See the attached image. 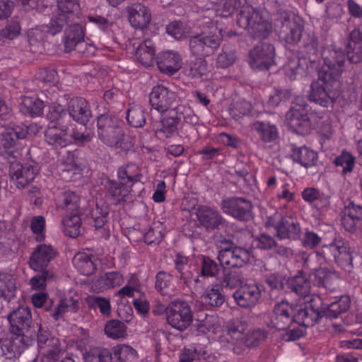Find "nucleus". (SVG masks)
Returning <instances> with one entry per match:
<instances>
[{
  "instance_id": "41",
  "label": "nucleus",
  "mask_w": 362,
  "mask_h": 362,
  "mask_svg": "<svg viewBox=\"0 0 362 362\" xmlns=\"http://www.w3.org/2000/svg\"><path fill=\"white\" fill-rule=\"evenodd\" d=\"M165 235V227L160 221H153L144 234V242L149 245L160 243Z\"/></svg>"
},
{
  "instance_id": "63",
  "label": "nucleus",
  "mask_w": 362,
  "mask_h": 362,
  "mask_svg": "<svg viewBox=\"0 0 362 362\" xmlns=\"http://www.w3.org/2000/svg\"><path fill=\"white\" fill-rule=\"evenodd\" d=\"M37 78L40 81L46 84L54 85L58 82L57 72L51 68L40 70L37 74Z\"/></svg>"
},
{
  "instance_id": "37",
  "label": "nucleus",
  "mask_w": 362,
  "mask_h": 362,
  "mask_svg": "<svg viewBox=\"0 0 362 362\" xmlns=\"http://www.w3.org/2000/svg\"><path fill=\"white\" fill-rule=\"evenodd\" d=\"M347 55L352 63H356L362 59V39L358 30H354L350 34Z\"/></svg>"
},
{
  "instance_id": "21",
  "label": "nucleus",
  "mask_w": 362,
  "mask_h": 362,
  "mask_svg": "<svg viewBox=\"0 0 362 362\" xmlns=\"http://www.w3.org/2000/svg\"><path fill=\"white\" fill-rule=\"evenodd\" d=\"M362 220V206L351 202L345 209L344 216L341 218L343 228L351 233H356L362 235V230L358 224Z\"/></svg>"
},
{
  "instance_id": "30",
  "label": "nucleus",
  "mask_w": 362,
  "mask_h": 362,
  "mask_svg": "<svg viewBox=\"0 0 362 362\" xmlns=\"http://www.w3.org/2000/svg\"><path fill=\"white\" fill-rule=\"evenodd\" d=\"M288 286L291 291L295 293L297 296L303 298V307L310 300V297L313 295L310 293V282L306 279L303 276H296L288 279Z\"/></svg>"
},
{
  "instance_id": "54",
  "label": "nucleus",
  "mask_w": 362,
  "mask_h": 362,
  "mask_svg": "<svg viewBox=\"0 0 362 362\" xmlns=\"http://www.w3.org/2000/svg\"><path fill=\"white\" fill-rule=\"evenodd\" d=\"M117 174L118 177L120 180L139 181L140 180L141 170L136 164L129 163L120 167L118 170Z\"/></svg>"
},
{
  "instance_id": "50",
  "label": "nucleus",
  "mask_w": 362,
  "mask_h": 362,
  "mask_svg": "<svg viewBox=\"0 0 362 362\" xmlns=\"http://www.w3.org/2000/svg\"><path fill=\"white\" fill-rule=\"evenodd\" d=\"M204 299L205 303L211 306H221L225 301V296L223 293V288L218 285H216L211 288H208L206 291Z\"/></svg>"
},
{
  "instance_id": "12",
  "label": "nucleus",
  "mask_w": 362,
  "mask_h": 362,
  "mask_svg": "<svg viewBox=\"0 0 362 362\" xmlns=\"http://www.w3.org/2000/svg\"><path fill=\"white\" fill-rule=\"evenodd\" d=\"M223 213L238 221H247L252 217V203L243 197H233L224 199L221 202Z\"/></svg>"
},
{
  "instance_id": "31",
  "label": "nucleus",
  "mask_w": 362,
  "mask_h": 362,
  "mask_svg": "<svg viewBox=\"0 0 362 362\" xmlns=\"http://www.w3.org/2000/svg\"><path fill=\"white\" fill-rule=\"evenodd\" d=\"M175 269L180 274V278L185 284H190L192 281H199V276L192 272V266L189 264L188 257L178 253L175 259Z\"/></svg>"
},
{
  "instance_id": "60",
  "label": "nucleus",
  "mask_w": 362,
  "mask_h": 362,
  "mask_svg": "<svg viewBox=\"0 0 362 362\" xmlns=\"http://www.w3.org/2000/svg\"><path fill=\"white\" fill-rule=\"evenodd\" d=\"M48 109L47 117L51 122L50 124H54L55 122L59 123V120L66 115L64 107L58 103H52Z\"/></svg>"
},
{
  "instance_id": "62",
  "label": "nucleus",
  "mask_w": 362,
  "mask_h": 362,
  "mask_svg": "<svg viewBox=\"0 0 362 362\" xmlns=\"http://www.w3.org/2000/svg\"><path fill=\"white\" fill-rule=\"evenodd\" d=\"M177 119L175 117L163 118L162 127L160 129V132L163 133L166 137L174 135L177 129Z\"/></svg>"
},
{
  "instance_id": "28",
  "label": "nucleus",
  "mask_w": 362,
  "mask_h": 362,
  "mask_svg": "<svg viewBox=\"0 0 362 362\" xmlns=\"http://www.w3.org/2000/svg\"><path fill=\"white\" fill-rule=\"evenodd\" d=\"M69 111L70 116L83 126L89 122L88 103L84 98H72L69 103Z\"/></svg>"
},
{
  "instance_id": "1",
  "label": "nucleus",
  "mask_w": 362,
  "mask_h": 362,
  "mask_svg": "<svg viewBox=\"0 0 362 362\" xmlns=\"http://www.w3.org/2000/svg\"><path fill=\"white\" fill-rule=\"evenodd\" d=\"M324 55V66L318 73V78L310 85L309 98L322 107L333 104L338 86L337 76L345 62V54L341 50H334L331 58Z\"/></svg>"
},
{
  "instance_id": "24",
  "label": "nucleus",
  "mask_w": 362,
  "mask_h": 362,
  "mask_svg": "<svg viewBox=\"0 0 362 362\" xmlns=\"http://www.w3.org/2000/svg\"><path fill=\"white\" fill-rule=\"evenodd\" d=\"M40 334L38 336V344L44 355L49 360V362H53L57 359V356L60 352V342L57 338L49 337V334L39 327Z\"/></svg>"
},
{
  "instance_id": "5",
  "label": "nucleus",
  "mask_w": 362,
  "mask_h": 362,
  "mask_svg": "<svg viewBox=\"0 0 362 362\" xmlns=\"http://www.w3.org/2000/svg\"><path fill=\"white\" fill-rule=\"evenodd\" d=\"M308 304L309 312L313 310L318 313L317 320L322 317L335 319L349 310L350 299L347 296H341L334 301L326 304L320 296L313 295Z\"/></svg>"
},
{
  "instance_id": "38",
  "label": "nucleus",
  "mask_w": 362,
  "mask_h": 362,
  "mask_svg": "<svg viewBox=\"0 0 362 362\" xmlns=\"http://www.w3.org/2000/svg\"><path fill=\"white\" fill-rule=\"evenodd\" d=\"M79 215L80 214H69L62 218V229L67 236L76 238L79 235L81 225Z\"/></svg>"
},
{
  "instance_id": "57",
  "label": "nucleus",
  "mask_w": 362,
  "mask_h": 362,
  "mask_svg": "<svg viewBox=\"0 0 362 362\" xmlns=\"http://www.w3.org/2000/svg\"><path fill=\"white\" fill-rule=\"evenodd\" d=\"M129 123L134 127H141L145 123V117L140 107H132L127 112Z\"/></svg>"
},
{
  "instance_id": "52",
  "label": "nucleus",
  "mask_w": 362,
  "mask_h": 362,
  "mask_svg": "<svg viewBox=\"0 0 362 362\" xmlns=\"http://www.w3.org/2000/svg\"><path fill=\"white\" fill-rule=\"evenodd\" d=\"M267 337V332L261 328L249 331L243 338L244 344L247 347L257 346Z\"/></svg>"
},
{
  "instance_id": "10",
  "label": "nucleus",
  "mask_w": 362,
  "mask_h": 362,
  "mask_svg": "<svg viewBox=\"0 0 362 362\" xmlns=\"http://www.w3.org/2000/svg\"><path fill=\"white\" fill-rule=\"evenodd\" d=\"M267 228L273 227L276 231L277 236L281 239L298 240L300 237V226L291 216L282 217L275 214L268 217L266 221Z\"/></svg>"
},
{
  "instance_id": "58",
  "label": "nucleus",
  "mask_w": 362,
  "mask_h": 362,
  "mask_svg": "<svg viewBox=\"0 0 362 362\" xmlns=\"http://www.w3.org/2000/svg\"><path fill=\"white\" fill-rule=\"evenodd\" d=\"M322 242V238L314 231L306 229L301 238L302 245L306 249H314Z\"/></svg>"
},
{
  "instance_id": "2",
  "label": "nucleus",
  "mask_w": 362,
  "mask_h": 362,
  "mask_svg": "<svg viewBox=\"0 0 362 362\" xmlns=\"http://www.w3.org/2000/svg\"><path fill=\"white\" fill-rule=\"evenodd\" d=\"M295 310L286 300L275 304L270 317L269 326L277 330H286L293 322L303 327H312L317 321L318 313L313 310L309 312L308 304L300 305Z\"/></svg>"
},
{
  "instance_id": "34",
  "label": "nucleus",
  "mask_w": 362,
  "mask_h": 362,
  "mask_svg": "<svg viewBox=\"0 0 362 362\" xmlns=\"http://www.w3.org/2000/svg\"><path fill=\"white\" fill-rule=\"evenodd\" d=\"M155 54L153 42L151 40H145L137 47L135 58L141 64L150 66L153 64Z\"/></svg>"
},
{
  "instance_id": "14",
  "label": "nucleus",
  "mask_w": 362,
  "mask_h": 362,
  "mask_svg": "<svg viewBox=\"0 0 362 362\" xmlns=\"http://www.w3.org/2000/svg\"><path fill=\"white\" fill-rule=\"evenodd\" d=\"M27 134V128L23 126L6 129L1 134V144L4 148L8 151L6 153L9 156L15 158L20 156L19 149L21 148V141L26 137Z\"/></svg>"
},
{
  "instance_id": "22",
  "label": "nucleus",
  "mask_w": 362,
  "mask_h": 362,
  "mask_svg": "<svg viewBox=\"0 0 362 362\" xmlns=\"http://www.w3.org/2000/svg\"><path fill=\"white\" fill-rule=\"evenodd\" d=\"M124 281V276L120 272H107L92 279V291L103 292L122 286Z\"/></svg>"
},
{
  "instance_id": "3",
  "label": "nucleus",
  "mask_w": 362,
  "mask_h": 362,
  "mask_svg": "<svg viewBox=\"0 0 362 362\" xmlns=\"http://www.w3.org/2000/svg\"><path fill=\"white\" fill-rule=\"evenodd\" d=\"M267 12L253 11L247 7L238 16V22L240 27L247 29L256 37H265L272 30L271 23L265 18Z\"/></svg>"
},
{
  "instance_id": "55",
  "label": "nucleus",
  "mask_w": 362,
  "mask_h": 362,
  "mask_svg": "<svg viewBox=\"0 0 362 362\" xmlns=\"http://www.w3.org/2000/svg\"><path fill=\"white\" fill-rule=\"evenodd\" d=\"M334 164L337 167L341 168V171L346 175L352 171L355 165V158L349 153L344 151L334 159Z\"/></svg>"
},
{
  "instance_id": "44",
  "label": "nucleus",
  "mask_w": 362,
  "mask_h": 362,
  "mask_svg": "<svg viewBox=\"0 0 362 362\" xmlns=\"http://www.w3.org/2000/svg\"><path fill=\"white\" fill-rule=\"evenodd\" d=\"M44 103L39 98L25 97L21 103V111L31 117L39 116L42 113Z\"/></svg>"
},
{
  "instance_id": "13",
  "label": "nucleus",
  "mask_w": 362,
  "mask_h": 362,
  "mask_svg": "<svg viewBox=\"0 0 362 362\" xmlns=\"http://www.w3.org/2000/svg\"><path fill=\"white\" fill-rule=\"evenodd\" d=\"M323 249L331 254L339 267L346 272H351L353 268V256L347 241L335 239L331 243L325 245Z\"/></svg>"
},
{
  "instance_id": "4",
  "label": "nucleus",
  "mask_w": 362,
  "mask_h": 362,
  "mask_svg": "<svg viewBox=\"0 0 362 362\" xmlns=\"http://www.w3.org/2000/svg\"><path fill=\"white\" fill-rule=\"evenodd\" d=\"M222 36L217 25L211 23L204 27L201 35L191 39L189 47L192 52L200 56L212 54L218 47Z\"/></svg>"
},
{
  "instance_id": "43",
  "label": "nucleus",
  "mask_w": 362,
  "mask_h": 362,
  "mask_svg": "<svg viewBox=\"0 0 362 362\" xmlns=\"http://www.w3.org/2000/svg\"><path fill=\"white\" fill-rule=\"evenodd\" d=\"M254 128L264 142L274 141L278 137V130L276 126L269 122H256L254 124Z\"/></svg>"
},
{
  "instance_id": "29",
  "label": "nucleus",
  "mask_w": 362,
  "mask_h": 362,
  "mask_svg": "<svg viewBox=\"0 0 362 362\" xmlns=\"http://www.w3.org/2000/svg\"><path fill=\"white\" fill-rule=\"evenodd\" d=\"M196 216L201 226L207 230H213L221 224V216L218 212L206 206H199Z\"/></svg>"
},
{
  "instance_id": "40",
  "label": "nucleus",
  "mask_w": 362,
  "mask_h": 362,
  "mask_svg": "<svg viewBox=\"0 0 362 362\" xmlns=\"http://www.w3.org/2000/svg\"><path fill=\"white\" fill-rule=\"evenodd\" d=\"M78 296L75 293L70 292L64 298L61 300L53 313V317L56 320H59L64 313L74 312L78 308Z\"/></svg>"
},
{
  "instance_id": "53",
  "label": "nucleus",
  "mask_w": 362,
  "mask_h": 362,
  "mask_svg": "<svg viewBox=\"0 0 362 362\" xmlns=\"http://www.w3.org/2000/svg\"><path fill=\"white\" fill-rule=\"evenodd\" d=\"M57 11L72 20L79 11L80 5L77 0H57Z\"/></svg>"
},
{
  "instance_id": "46",
  "label": "nucleus",
  "mask_w": 362,
  "mask_h": 362,
  "mask_svg": "<svg viewBox=\"0 0 362 362\" xmlns=\"http://www.w3.org/2000/svg\"><path fill=\"white\" fill-rule=\"evenodd\" d=\"M219 270V265L214 260L206 256H202L200 266L194 275H198L199 278L215 276Z\"/></svg>"
},
{
  "instance_id": "7",
  "label": "nucleus",
  "mask_w": 362,
  "mask_h": 362,
  "mask_svg": "<svg viewBox=\"0 0 362 362\" xmlns=\"http://www.w3.org/2000/svg\"><path fill=\"white\" fill-rule=\"evenodd\" d=\"M250 259L249 250L235 245L228 241L220 246L218 259L223 267L239 269L245 265Z\"/></svg>"
},
{
  "instance_id": "15",
  "label": "nucleus",
  "mask_w": 362,
  "mask_h": 362,
  "mask_svg": "<svg viewBox=\"0 0 362 362\" xmlns=\"http://www.w3.org/2000/svg\"><path fill=\"white\" fill-rule=\"evenodd\" d=\"M275 51L272 45L264 43L255 46L250 52L248 62L253 69H268L274 64Z\"/></svg>"
},
{
  "instance_id": "56",
  "label": "nucleus",
  "mask_w": 362,
  "mask_h": 362,
  "mask_svg": "<svg viewBox=\"0 0 362 362\" xmlns=\"http://www.w3.org/2000/svg\"><path fill=\"white\" fill-rule=\"evenodd\" d=\"M334 276V273L325 267H320L315 272V279L318 286L329 290L333 289L332 285Z\"/></svg>"
},
{
  "instance_id": "45",
  "label": "nucleus",
  "mask_w": 362,
  "mask_h": 362,
  "mask_svg": "<svg viewBox=\"0 0 362 362\" xmlns=\"http://www.w3.org/2000/svg\"><path fill=\"white\" fill-rule=\"evenodd\" d=\"M108 194L111 197L112 203L117 204L126 202L129 190L125 182H108Z\"/></svg>"
},
{
  "instance_id": "9",
  "label": "nucleus",
  "mask_w": 362,
  "mask_h": 362,
  "mask_svg": "<svg viewBox=\"0 0 362 362\" xmlns=\"http://www.w3.org/2000/svg\"><path fill=\"white\" fill-rule=\"evenodd\" d=\"M111 120L106 116H101L98 121L99 136L109 146L120 148L128 151L133 147V141L128 136L120 135L119 129H114L109 124Z\"/></svg>"
},
{
  "instance_id": "19",
  "label": "nucleus",
  "mask_w": 362,
  "mask_h": 362,
  "mask_svg": "<svg viewBox=\"0 0 362 362\" xmlns=\"http://www.w3.org/2000/svg\"><path fill=\"white\" fill-rule=\"evenodd\" d=\"M8 320L11 324V331L16 335L24 336L28 332L30 325V310L28 307H19L11 313Z\"/></svg>"
},
{
  "instance_id": "25",
  "label": "nucleus",
  "mask_w": 362,
  "mask_h": 362,
  "mask_svg": "<svg viewBox=\"0 0 362 362\" xmlns=\"http://www.w3.org/2000/svg\"><path fill=\"white\" fill-rule=\"evenodd\" d=\"M157 64L161 72L173 75L181 68L182 59L177 52L165 51L158 54Z\"/></svg>"
},
{
  "instance_id": "49",
  "label": "nucleus",
  "mask_w": 362,
  "mask_h": 362,
  "mask_svg": "<svg viewBox=\"0 0 362 362\" xmlns=\"http://www.w3.org/2000/svg\"><path fill=\"white\" fill-rule=\"evenodd\" d=\"M72 20L66 17V16L62 15L59 11H57L52 18L50 20L49 24L43 25V28L46 29V31L52 35H55L60 33L63 28Z\"/></svg>"
},
{
  "instance_id": "42",
  "label": "nucleus",
  "mask_w": 362,
  "mask_h": 362,
  "mask_svg": "<svg viewBox=\"0 0 362 362\" xmlns=\"http://www.w3.org/2000/svg\"><path fill=\"white\" fill-rule=\"evenodd\" d=\"M223 267V284L224 286L229 288H235L242 286L243 282L242 272L237 268Z\"/></svg>"
},
{
  "instance_id": "18",
  "label": "nucleus",
  "mask_w": 362,
  "mask_h": 362,
  "mask_svg": "<svg viewBox=\"0 0 362 362\" xmlns=\"http://www.w3.org/2000/svg\"><path fill=\"white\" fill-rule=\"evenodd\" d=\"M288 95V93L281 90L275 89L274 92L269 95V98L266 104L257 103L255 104L252 110H251V105L247 102L243 101L241 103L243 110L240 114L245 115L247 114L260 113L263 110L265 112H270L272 108L276 107L281 102H282Z\"/></svg>"
},
{
  "instance_id": "11",
  "label": "nucleus",
  "mask_w": 362,
  "mask_h": 362,
  "mask_svg": "<svg viewBox=\"0 0 362 362\" xmlns=\"http://www.w3.org/2000/svg\"><path fill=\"white\" fill-rule=\"evenodd\" d=\"M286 123L294 132L306 134L310 132L311 123L308 108L305 105H294L286 115Z\"/></svg>"
},
{
  "instance_id": "26",
  "label": "nucleus",
  "mask_w": 362,
  "mask_h": 362,
  "mask_svg": "<svg viewBox=\"0 0 362 362\" xmlns=\"http://www.w3.org/2000/svg\"><path fill=\"white\" fill-rule=\"evenodd\" d=\"M128 18L132 27L144 29L151 21V13L147 7L141 4H134L127 8Z\"/></svg>"
},
{
  "instance_id": "17",
  "label": "nucleus",
  "mask_w": 362,
  "mask_h": 362,
  "mask_svg": "<svg viewBox=\"0 0 362 362\" xmlns=\"http://www.w3.org/2000/svg\"><path fill=\"white\" fill-rule=\"evenodd\" d=\"M260 286L256 283L242 285L233 295L237 304L242 308H250L256 305L261 297Z\"/></svg>"
},
{
  "instance_id": "61",
  "label": "nucleus",
  "mask_w": 362,
  "mask_h": 362,
  "mask_svg": "<svg viewBox=\"0 0 362 362\" xmlns=\"http://www.w3.org/2000/svg\"><path fill=\"white\" fill-rule=\"evenodd\" d=\"M92 308L99 309L104 316H109L111 313V305L108 298L92 296Z\"/></svg>"
},
{
  "instance_id": "32",
  "label": "nucleus",
  "mask_w": 362,
  "mask_h": 362,
  "mask_svg": "<svg viewBox=\"0 0 362 362\" xmlns=\"http://www.w3.org/2000/svg\"><path fill=\"white\" fill-rule=\"evenodd\" d=\"M59 209L70 214H81V198L73 192H66L57 201Z\"/></svg>"
},
{
  "instance_id": "59",
  "label": "nucleus",
  "mask_w": 362,
  "mask_h": 362,
  "mask_svg": "<svg viewBox=\"0 0 362 362\" xmlns=\"http://www.w3.org/2000/svg\"><path fill=\"white\" fill-rule=\"evenodd\" d=\"M167 33L176 40H181L188 33L185 25L180 22H173L166 28Z\"/></svg>"
},
{
  "instance_id": "64",
  "label": "nucleus",
  "mask_w": 362,
  "mask_h": 362,
  "mask_svg": "<svg viewBox=\"0 0 362 362\" xmlns=\"http://www.w3.org/2000/svg\"><path fill=\"white\" fill-rule=\"evenodd\" d=\"M257 247L261 250H269L276 246V242L272 236L265 233H261L255 239Z\"/></svg>"
},
{
  "instance_id": "20",
  "label": "nucleus",
  "mask_w": 362,
  "mask_h": 362,
  "mask_svg": "<svg viewBox=\"0 0 362 362\" xmlns=\"http://www.w3.org/2000/svg\"><path fill=\"white\" fill-rule=\"evenodd\" d=\"M46 142L54 148H62L71 144L69 127L66 125L58 127L49 124L45 132Z\"/></svg>"
},
{
  "instance_id": "33",
  "label": "nucleus",
  "mask_w": 362,
  "mask_h": 362,
  "mask_svg": "<svg viewBox=\"0 0 362 362\" xmlns=\"http://www.w3.org/2000/svg\"><path fill=\"white\" fill-rule=\"evenodd\" d=\"M302 197L309 204L314 203L315 206L319 210L325 209L330 204L329 197L313 187L304 189Z\"/></svg>"
},
{
  "instance_id": "39",
  "label": "nucleus",
  "mask_w": 362,
  "mask_h": 362,
  "mask_svg": "<svg viewBox=\"0 0 362 362\" xmlns=\"http://www.w3.org/2000/svg\"><path fill=\"white\" fill-rule=\"evenodd\" d=\"M155 287L161 295L171 296L175 288L173 276L166 272H159L156 276Z\"/></svg>"
},
{
  "instance_id": "35",
  "label": "nucleus",
  "mask_w": 362,
  "mask_h": 362,
  "mask_svg": "<svg viewBox=\"0 0 362 362\" xmlns=\"http://www.w3.org/2000/svg\"><path fill=\"white\" fill-rule=\"evenodd\" d=\"M291 156L293 160L304 167L312 166L317 160V153L306 146L294 147Z\"/></svg>"
},
{
  "instance_id": "51",
  "label": "nucleus",
  "mask_w": 362,
  "mask_h": 362,
  "mask_svg": "<svg viewBox=\"0 0 362 362\" xmlns=\"http://www.w3.org/2000/svg\"><path fill=\"white\" fill-rule=\"evenodd\" d=\"M104 330L109 338L116 339L124 337L127 327L122 322L112 320L106 323Z\"/></svg>"
},
{
  "instance_id": "47",
  "label": "nucleus",
  "mask_w": 362,
  "mask_h": 362,
  "mask_svg": "<svg viewBox=\"0 0 362 362\" xmlns=\"http://www.w3.org/2000/svg\"><path fill=\"white\" fill-rule=\"evenodd\" d=\"M90 252L89 250L78 252L73 259L75 268L82 274L88 276L90 273Z\"/></svg>"
},
{
  "instance_id": "27",
  "label": "nucleus",
  "mask_w": 362,
  "mask_h": 362,
  "mask_svg": "<svg viewBox=\"0 0 362 362\" xmlns=\"http://www.w3.org/2000/svg\"><path fill=\"white\" fill-rule=\"evenodd\" d=\"M303 29V26L300 18L294 17L292 20H286L283 23L281 35L287 43H296L301 38Z\"/></svg>"
},
{
  "instance_id": "8",
  "label": "nucleus",
  "mask_w": 362,
  "mask_h": 362,
  "mask_svg": "<svg viewBox=\"0 0 362 362\" xmlns=\"http://www.w3.org/2000/svg\"><path fill=\"white\" fill-rule=\"evenodd\" d=\"M168 323L173 328L183 331L192 322L193 314L189 304L183 300H173L165 309Z\"/></svg>"
},
{
  "instance_id": "48",
  "label": "nucleus",
  "mask_w": 362,
  "mask_h": 362,
  "mask_svg": "<svg viewBox=\"0 0 362 362\" xmlns=\"http://www.w3.org/2000/svg\"><path fill=\"white\" fill-rule=\"evenodd\" d=\"M16 292L15 279L10 274H0V293L7 300L15 296Z\"/></svg>"
},
{
  "instance_id": "16",
  "label": "nucleus",
  "mask_w": 362,
  "mask_h": 362,
  "mask_svg": "<svg viewBox=\"0 0 362 362\" xmlns=\"http://www.w3.org/2000/svg\"><path fill=\"white\" fill-rule=\"evenodd\" d=\"M175 98V93L163 85L154 86L149 95L151 106L159 112H164L172 107Z\"/></svg>"
},
{
  "instance_id": "23",
  "label": "nucleus",
  "mask_w": 362,
  "mask_h": 362,
  "mask_svg": "<svg viewBox=\"0 0 362 362\" xmlns=\"http://www.w3.org/2000/svg\"><path fill=\"white\" fill-rule=\"evenodd\" d=\"M53 247L47 245H40L36 247L30 259V266L35 271L45 269L55 257Z\"/></svg>"
},
{
  "instance_id": "36",
  "label": "nucleus",
  "mask_w": 362,
  "mask_h": 362,
  "mask_svg": "<svg viewBox=\"0 0 362 362\" xmlns=\"http://www.w3.org/2000/svg\"><path fill=\"white\" fill-rule=\"evenodd\" d=\"M83 39V31L78 23H74L66 29L64 33V47L66 52H71L76 45Z\"/></svg>"
},
{
  "instance_id": "6",
  "label": "nucleus",
  "mask_w": 362,
  "mask_h": 362,
  "mask_svg": "<svg viewBox=\"0 0 362 362\" xmlns=\"http://www.w3.org/2000/svg\"><path fill=\"white\" fill-rule=\"evenodd\" d=\"M137 352L127 344L114 346L112 352L101 347H92V362H135Z\"/></svg>"
}]
</instances>
